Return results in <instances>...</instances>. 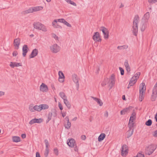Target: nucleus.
<instances>
[{
	"label": "nucleus",
	"instance_id": "16",
	"mask_svg": "<svg viewBox=\"0 0 157 157\" xmlns=\"http://www.w3.org/2000/svg\"><path fill=\"white\" fill-rule=\"evenodd\" d=\"M133 108L132 106H129L123 109L121 111V115H124L127 112H129L133 109Z\"/></svg>",
	"mask_w": 157,
	"mask_h": 157
},
{
	"label": "nucleus",
	"instance_id": "44",
	"mask_svg": "<svg viewBox=\"0 0 157 157\" xmlns=\"http://www.w3.org/2000/svg\"><path fill=\"white\" fill-rule=\"evenodd\" d=\"M35 119V121H36V123H40L42 121V119L41 118L39 119Z\"/></svg>",
	"mask_w": 157,
	"mask_h": 157
},
{
	"label": "nucleus",
	"instance_id": "63",
	"mask_svg": "<svg viewBox=\"0 0 157 157\" xmlns=\"http://www.w3.org/2000/svg\"><path fill=\"white\" fill-rule=\"evenodd\" d=\"M21 137L23 139L25 138L26 137V135L25 134H22L21 135Z\"/></svg>",
	"mask_w": 157,
	"mask_h": 157
},
{
	"label": "nucleus",
	"instance_id": "32",
	"mask_svg": "<svg viewBox=\"0 0 157 157\" xmlns=\"http://www.w3.org/2000/svg\"><path fill=\"white\" fill-rule=\"evenodd\" d=\"M128 48V46L126 45H124L121 46H118L117 47V48L119 50H124Z\"/></svg>",
	"mask_w": 157,
	"mask_h": 157
},
{
	"label": "nucleus",
	"instance_id": "61",
	"mask_svg": "<svg viewBox=\"0 0 157 157\" xmlns=\"http://www.w3.org/2000/svg\"><path fill=\"white\" fill-rule=\"evenodd\" d=\"M13 56H16L17 55V51H14L13 53Z\"/></svg>",
	"mask_w": 157,
	"mask_h": 157
},
{
	"label": "nucleus",
	"instance_id": "58",
	"mask_svg": "<svg viewBox=\"0 0 157 157\" xmlns=\"http://www.w3.org/2000/svg\"><path fill=\"white\" fill-rule=\"evenodd\" d=\"M45 145L49 146V143L48 140L46 139L44 141Z\"/></svg>",
	"mask_w": 157,
	"mask_h": 157
},
{
	"label": "nucleus",
	"instance_id": "40",
	"mask_svg": "<svg viewBox=\"0 0 157 157\" xmlns=\"http://www.w3.org/2000/svg\"><path fill=\"white\" fill-rule=\"evenodd\" d=\"M52 115L54 117H56L57 116V111L55 109H52Z\"/></svg>",
	"mask_w": 157,
	"mask_h": 157
},
{
	"label": "nucleus",
	"instance_id": "19",
	"mask_svg": "<svg viewBox=\"0 0 157 157\" xmlns=\"http://www.w3.org/2000/svg\"><path fill=\"white\" fill-rule=\"evenodd\" d=\"M91 98L97 102L98 104L100 106H101L102 105L103 103L100 99L92 96L91 97Z\"/></svg>",
	"mask_w": 157,
	"mask_h": 157
},
{
	"label": "nucleus",
	"instance_id": "52",
	"mask_svg": "<svg viewBox=\"0 0 157 157\" xmlns=\"http://www.w3.org/2000/svg\"><path fill=\"white\" fill-rule=\"evenodd\" d=\"M64 24L68 27L71 28L72 27L71 25L66 21L64 22Z\"/></svg>",
	"mask_w": 157,
	"mask_h": 157
},
{
	"label": "nucleus",
	"instance_id": "53",
	"mask_svg": "<svg viewBox=\"0 0 157 157\" xmlns=\"http://www.w3.org/2000/svg\"><path fill=\"white\" fill-rule=\"evenodd\" d=\"M146 27V25L145 24H143L142 26V27L141 28V30L142 31H144V30L145 29Z\"/></svg>",
	"mask_w": 157,
	"mask_h": 157
},
{
	"label": "nucleus",
	"instance_id": "36",
	"mask_svg": "<svg viewBox=\"0 0 157 157\" xmlns=\"http://www.w3.org/2000/svg\"><path fill=\"white\" fill-rule=\"evenodd\" d=\"M52 113H49L48 116V119L46 121V123H48L50 120L51 119L52 117Z\"/></svg>",
	"mask_w": 157,
	"mask_h": 157
},
{
	"label": "nucleus",
	"instance_id": "49",
	"mask_svg": "<svg viewBox=\"0 0 157 157\" xmlns=\"http://www.w3.org/2000/svg\"><path fill=\"white\" fill-rule=\"evenodd\" d=\"M49 153V150L45 149L44 155L45 157H47Z\"/></svg>",
	"mask_w": 157,
	"mask_h": 157
},
{
	"label": "nucleus",
	"instance_id": "47",
	"mask_svg": "<svg viewBox=\"0 0 157 157\" xmlns=\"http://www.w3.org/2000/svg\"><path fill=\"white\" fill-rule=\"evenodd\" d=\"M54 153L56 155H58V150L57 148H55L54 149Z\"/></svg>",
	"mask_w": 157,
	"mask_h": 157
},
{
	"label": "nucleus",
	"instance_id": "38",
	"mask_svg": "<svg viewBox=\"0 0 157 157\" xmlns=\"http://www.w3.org/2000/svg\"><path fill=\"white\" fill-rule=\"evenodd\" d=\"M67 3H69L74 6H76V4L71 0H65Z\"/></svg>",
	"mask_w": 157,
	"mask_h": 157
},
{
	"label": "nucleus",
	"instance_id": "4",
	"mask_svg": "<svg viewBox=\"0 0 157 157\" xmlns=\"http://www.w3.org/2000/svg\"><path fill=\"white\" fill-rule=\"evenodd\" d=\"M157 147V145L155 144H151L148 146L145 149L146 154L150 155L151 154Z\"/></svg>",
	"mask_w": 157,
	"mask_h": 157
},
{
	"label": "nucleus",
	"instance_id": "34",
	"mask_svg": "<svg viewBox=\"0 0 157 157\" xmlns=\"http://www.w3.org/2000/svg\"><path fill=\"white\" fill-rule=\"evenodd\" d=\"M109 81L108 78H105L101 84V86H105L106 85Z\"/></svg>",
	"mask_w": 157,
	"mask_h": 157
},
{
	"label": "nucleus",
	"instance_id": "15",
	"mask_svg": "<svg viewBox=\"0 0 157 157\" xmlns=\"http://www.w3.org/2000/svg\"><path fill=\"white\" fill-rule=\"evenodd\" d=\"M13 44L15 49H18L19 48L20 44V39L19 38L14 39Z\"/></svg>",
	"mask_w": 157,
	"mask_h": 157
},
{
	"label": "nucleus",
	"instance_id": "2",
	"mask_svg": "<svg viewBox=\"0 0 157 157\" xmlns=\"http://www.w3.org/2000/svg\"><path fill=\"white\" fill-rule=\"evenodd\" d=\"M146 89V86L145 84L142 82L140 84L139 87L140 95L139 99L140 101H141L144 99V96L143 93L145 91Z\"/></svg>",
	"mask_w": 157,
	"mask_h": 157
},
{
	"label": "nucleus",
	"instance_id": "42",
	"mask_svg": "<svg viewBox=\"0 0 157 157\" xmlns=\"http://www.w3.org/2000/svg\"><path fill=\"white\" fill-rule=\"evenodd\" d=\"M140 72H138L135 74L134 75V76L133 77H134L135 78H136V79L137 80V79L139 78V76H140Z\"/></svg>",
	"mask_w": 157,
	"mask_h": 157
},
{
	"label": "nucleus",
	"instance_id": "33",
	"mask_svg": "<svg viewBox=\"0 0 157 157\" xmlns=\"http://www.w3.org/2000/svg\"><path fill=\"white\" fill-rule=\"evenodd\" d=\"M137 80V79L136 78L132 77L130 80L129 82L133 86L136 83Z\"/></svg>",
	"mask_w": 157,
	"mask_h": 157
},
{
	"label": "nucleus",
	"instance_id": "37",
	"mask_svg": "<svg viewBox=\"0 0 157 157\" xmlns=\"http://www.w3.org/2000/svg\"><path fill=\"white\" fill-rule=\"evenodd\" d=\"M33 12V7L29 8V9L25 11V13H32Z\"/></svg>",
	"mask_w": 157,
	"mask_h": 157
},
{
	"label": "nucleus",
	"instance_id": "54",
	"mask_svg": "<svg viewBox=\"0 0 157 157\" xmlns=\"http://www.w3.org/2000/svg\"><path fill=\"white\" fill-rule=\"evenodd\" d=\"M149 2L151 4L155 3L157 1V0H148Z\"/></svg>",
	"mask_w": 157,
	"mask_h": 157
},
{
	"label": "nucleus",
	"instance_id": "1",
	"mask_svg": "<svg viewBox=\"0 0 157 157\" xmlns=\"http://www.w3.org/2000/svg\"><path fill=\"white\" fill-rule=\"evenodd\" d=\"M139 20V17L137 15H136L134 18L133 21L132 32L134 35L137 36L138 31L137 23Z\"/></svg>",
	"mask_w": 157,
	"mask_h": 157
},
{
	"label": "nucleus",
	"instance_id": "7",
	"mask_svg": "<svg viewBox=\"0 0 157 157\" xmlns=\"http://www.w3.org/2000/svg\"><path fill=\"white\" fill-rule=\"evenodd\" d=\"M100 30L101 31L104 35V38L106 39L109 38V32L107 29L104 27H101L100 29Z\"/></svg>",
	"mask_w": 157,
	"mask_h": 157
},
{
	"label": "nucleus",
	"instance_id": "48",
	"mask_svg": "<svg viewBox=\"0 0 157 157\" xmlns=\"http://www.w3.org/2000/svg\"><path fill=\"white\" fill-rule=\"evenodd\" d=\"M35 119H33L32 120H31L29 122V124L32 125L35 123H36V121L35 120Z\"/></svg>",
	"mask_w": 157,
	"mask_h": 157
},
{
	"label": "nucleus",
	"instance_id": "20",
	"mask_svg": "<svg viewBox=\"0 0 157 157\" xmlns=\"http://www.w3.org/2000/svg\"><path fill=\"white\" fill-rule=\"evenodd\" d=\"M10 66L11 67L13 68L20 66V63L11 62Z\"/></svg>",
	"mask_w": 157,
	"mask_h": 157
},
{
	"label": "nucleus",
	"instance_id": "10",
	"mask_svg": "<svg viewBox=\"0 0 157 157\" xmlns=\"http://www.w3.org/2000/svg\"><path fill=\"white\" fill-rule=\"evenodd\" d=\"M40 90L41 91L46 92L48 90V87L47 85L42 83L40 87Z\"/></svg>",
	"mask_w": 157,
	"mask_h": 157
},
{
	"label": "nucleus",
	"instance_id": "27",
	"mask_svg": "<svg viewBox=\"0 0 157 157\" xmlns=\"http://www.w3.org/2000/svg\"><path fill=\"white\" fill-rule=\"evenodd\" d=\"M66 118H67V124L65 125V128L68 129L70 128L71 126V123L69 121V119L67 117Z\"/></svg>",
	"mask_w": 157,
	"mask_h": 157
},
{
	"label": "nucleus",
	"instance_id": "3",
	"mask_svg": "<svg viewBox=\"0 0 157 157\" xmlns=\"http://www.w3.org/2000/svg\"><path fill=\"white\" fill-rule=\"evenodd\" d=\"M33 26L36 29L41 30L44 32H46L47 29L46 26L43 24L39 22H34L33 24Z\"/></svg>",
	"mask_w": 157,
	"mask_h": 157
},
{
	"label": "nucleus",
	"instance_id": "43",
	"mask_svg": "<svg viewBox=\"0 0 157 157\" xmlns=\"http://www.w3.org/2000/svg\"><path fill=\"white\" fill-rule=\"evenodd\" d=\"M150 14L149 13V12H148L146 13L144 16V17L146 19H148L149 17Z\"/></svg>",
	"mask_w": 157,
	"mask_h": 157
},
{
	"label": "nucleus",
	"instance_id": "60",
	"mask_svg": "<svg viewBox=\"0 0 157 157\" xmlns=\"http://www.w3.org/2000/svg\"><path fill=\"white\" fill-rule=\"evenodd\" d=\"M81 138L83 140H85L86 139V136L84 135H82L81 137Z\"/></svg>",
	"mask_w": 157,
	"mask_h": 157
},
{
	"label": "nucleus",
	"instance_id": "6",
	"mask_svg": "<svg viewBox=\"0 0 157 157\" xmlns=\"http://www.w3.org/2000/svg\"><path fill=\"white\" fill-rule=\"evenodd\" d=\"M51 51L53 53H56L60 49V47L56 44H54L50 47Z\"/></svg>",
	"mask_w": 157,
	"mask_h": 157
},
{
	"label": "nucleus",
	"instance_id": "57",
	"mask_svg": "<svg viewBox=\"0 0 157 157\" xmlns=\"http://www.w3.org/2000/svg\"><path fill=\"white\" fill-rule=\"evenodd\" d=\"M59 107L61 110H62L63 109L62 104L59 102Z\"/></svg>",
	"mask_w": 157,
	"mask_h": 157
},
{
	"label": "nucleus",
	"instance_id": "46",
	"mask_svg": "<svg viewBox=\"0 0 157 157\" xmlns=\"http://www.w3.org/2000/svg\"><path fill=\"white\" fill-rule=\"evenodd\" d=\"M124 65L125 67L129 66V65L128 63V60L127 59L125 60L124 63Z\"/></svg>",
	"mask_w": 157,
	"mask_h": 157
},
{
	"label": "nucleus",
	"instance_id": "56",
	"mask_svg": "<svg viewBox=\"0 0 157 157\" xmlns=\"http://www.w3.org/2000/svg\"><path fill=\"white\" fill-rule=\"evenodd\" d=\"M153 135L155 137H157V130L154 132Z\"/></svg>",
	"mask_w": 157,
	"mask_h": 157
},
{
	"label": "nucleus",
	"instance_id": "39",
	"mask_svg": "<svg viewBox=\"0 0 157 157\" xmlns=\"http://www.w3.org/2000/svg\"><path fill=\"white\" fill-rule=\"evenodd\" d=\"M152 121L151 119H149L145 122V124L147 126H150L152 124Z\"/></svg>",
	"mask_w": 157,
	"mask_h": 157
},
{
	"label": "nucleus",
	"instance_id": "12",
	"mask_svg": "<svg viewBox=\"0 0 157 157\" xmlns=\"http://www.w3.org/2000/svg\"><path fill=\"white\" fill-rule=\"evenodd\" d=\"M28 46L26 45H24L22 47V55L23 57H25L26 53L29 50Z\"/></svg>",
	"mask_w": 157,
	"mask_h": 157
},
{
	"label": "nucleus",
	"instance_id": "5",
	"mask_svg": "<svg viewBox=\"0 0 157 157\" xmlns=\"http://www.w3.org/2000/svg\"><path fill=\"white\" fill-rule=\"evenodd\" d=\"M157 96V82L153 87L151 100L152 101H155Z\"/></svg>",
	"mask_w": 157,
	"mask_h": 157
},
{
	"label": "nucleus",
	"instance_id": "51",
	"mask_svg": "<svg viewBox=\"0 0 157 157\" xmlns=\"http://www.w3.org/2000/svg\"><path fill=\"white\" fill-rule=\"evenodd\" d=\"M119 70L121 71V75H123L124 73V69L121 67H120Z\"/></svg>",
	"mask_w": 157,
	"mask_h": 157
},
{
	"label": "nucleus",
	"instance_id": "21",
	"mask_svg": "<svg viewBox=\"0 0 157 157\" xmlns=\"http://www.w3.org/2000/svg\"><path fill=\"white\" fill-rule=\"evenodd\" d=\"M133 129H129L126 133L127 137L128 138H129L133 134Z\"/></svg>",
	"mask_w": 157,
	"mask_h": 157
},
{
	"label": "nucleus",
	"instance_id": "22",
	"mask_svg": "<svg viewBox=\"0 0 157 157\" xmlns=\"http://www.w3.org/2000/svg\"><path fill=\"white\" fill-rule=\"evenodd\" d=\"M136 118V113L135 112L134 110H133V112L132 113L129 119V121H133V120L135 119Z\"/></svg>",
	"mask_w": 157,
	"mask_h": 157
},
{
	"label": "nucleus",
	"instance_id": "29",
	"mask_svg": "<svg viewBox=\"0 0 157 157\" xmlns=\"http://www.w3.org/2000/svg\"><path fill=\"white\" fill-rule=\"evenodd\" d=\"M41 110L42 109H46L49 108V106L47 104H41L40 105Z\"/></svg>",
	"mask_w": 157,
	"mask_h": 157
},
{
	"label": "nucleus",
	"instance_id": "26",
	"mask_svg": "<svg viewBox=\"0 0 157 157\" xmlns=\"http://www.w3.org/2000/svg\"><path fill=\"white\" fill-rule=\"evenodd\" d=\"M134 126V123L132 121H129V123L128 124V127L129 129H133V127Z\"/></svg>",
	"mask_w": 157,
	"mask_h": 157
},
{
	"label": "nucleus",
	"instance_id": "41",
	"mask_svg": "<svg viewBox=\"0 0 157 157\" xmlns=\"http://www.w3.org/2000/svg\"><path fill=\"white\" fill-rule=\"evenodd\" d=\"M29 109L31 112H34L35 111V109L34 106L33 107L32 105H30L29 106Z\"/></svg>",
	"mask_w": 157,
	"mask_h": 157
},
{
	"label": "nucleus",
	"instance_id": "55",
	"mask_svg": "<svg viewBox=\"0 0 157 157\" xmlns=\"http://www.w3.org/2000/svg\"><path fill=\"white\" fill-rule=\"evenodd\" d=\"M136 157H144V155L140 153H138Z\"/></svg>",
	"mask_w": 157,
	"mask_h": 157
},
{
	"label": "nucleus",
	"instance_id": "14",
	"mask_svg": "<svg viewBox=\"0 0 157 157\" xmlns=\"http://www.w3.org/2000/svg\"><path fill=\"white\" fill-rule=\"evenodd\" d=\"M38 51L37 49L35 48L32 51L31 54L29 56V58H33L36 56L38 54Z\"/></svg>",
	"mask_w": 157,
	"mask_h": 157
},
{
	"label": "nucleus",
	"instance_id": "25",
	"mask_svg": "<svg viewBox=\"0 0 157 157\" xmlns=\"http://www.w3.org/2000/svg\"><path fill=\"white\" fill-rule=\"evenodd\" d=\"M33 12H34L42 10L43 7L42 6H36L33 7Z\"/></svg>",
	"mask_w": 157,
	"mask_h": 157
},
{
	"label": "nucleus",
	"instance_id": "62",
	"mask_svg": "<svg viewBox=\"0 0 157 157\" xmlns=\"http://www.w3.org/2000/svg\"><path fill=\"white\" fill-rule=\"evenodd\" d=\"M104 116L106 117H107L108 116V113L107 111H106L104 114Z\"/></svg>",
	"mask_w": 157,
	"mask_h": 157
},
{
	"label": "nucleus",
	"instance_id": "23",
	"mask_svg": "<svg viewBox=\"0 0 157 157\" xmlns=\"http://www.w3.org/2000/svg\"><path fill=\"white\" fill-rule=\"evenodd\" d=\"M105 137V133H102L98 137V141L99 142L103 140Z\"/></svg>",
	"mask_w": 157,
	"mask_h": 157
},
{
	"label": "nucleus",
	"instance_id": "28",
	"mask_svg": "<svg viewBox=\"0 0 157 157\" xmlns=\"http://www.w3.org/2000/svg\"><path fill=\"white\" fill-rule=\"evenodd\" d=\"M60 96L64 100V99L67 98V97L65 93L63 92H60L59 94Z\"/></svg>",
	"mask_w": 157,
	"mask_h": 157
},
{
	"label": "nucleus",
	"instance_id": "31",
	"mask_svg": "<svg viewBox=\"0 0 157 157\" xmlns=\"http://www.w3.org/2000/svg\"><path fill=\"white\" fill-rule=\"evenodd\" d=\"M12 140L14 142H20V137L18 136H13L12 137Z\"/></svg>",
	"mask_w": 157,
	"mask_h": 157
},
{
	"label": "nucleus",
	"instance_id": "59",
	"mask_svg": "<svg viewBox=\"0 0 157 157\" xmlns=\"http://www.w3.org/2000/svg\"><path fill=\"white\" fill-rule=\"evenodd\" d=\"M126 71L128 72H130V66L125 67Z\"/></svg>",
	"mask_w": 157,
	"mask_h": 157
},
{
	"label": "nucleus",
	"instance_id": "35",
	"mask_svg": "<svg viewBox=\"0 0 157 157\" xmlns=\"http://www.w3.org/2000/svg\"><path fill=\"white\" fill-rule=\"evenodd\" d=\"M41 106L40 105H36L34 106V108L35 109V111H40L41 110Z\"/></svg>",
	"mask_w": 157,
	"mask_h": 157
},
{
	"label": "nucleus",
	"instance_id": "24",
	"mask_svg": "<svg viewBox=\"0 0 157 157\" xmlns=\"http://www.w3.org/2000/svg\"><path fill=\"white\" fill-rule=\"evenodd\" d=\"M64 104H65L66 106L68 108V109H70L71 107V105L67 99H64L63 100Z\"/></svg>",
	"mask_w": 157,
	"mask_h": 157
},
{
	"label": "nucleus",
	"instance_id": "11",
	"mask_svg": "<svg viewBox=\"0 0 157 157\" xmlns=\"http://www.w3.org/2000/svg\"><path fill=\"white\" fill-rule=\"evenodd\" d=\"M109 81H110L109 86L110 87V88H111L115 84V77L114 75L113 74H112L111 75Z\"/></svg>",
	"mask_w": 157,
	"mask_h": 157
},
{
	"label": "nucleus",
	"instance_id": "45",
	"mask_svg": "<svg viewBox=\"0 0 157 157\" xmlns=\"http://www.w3.org/2000/svg\"><path fill=\"white\" fill-rule=\"evenodd\" d=\"M57 20L59 22L62 23L63 24L64 23V22H65L66 21L63 18L59 19H57Z\"/></svg>",
	"mask_w": 157,
	"mask_h": 157
},
{
	"label": "nucleus",
	"instance_id": "30",
	"mask_svg": "<svg viewBox=\"0 0 157 157\" xmlns=\"http://www.w3.org/2000/svg\"><path fill=\"white\" fill-rule=\"evenodd\" d=\"M57 20L55 19L52 22V24L53 27L55 28H58L59 26L57 25Z\"/></svg>",
	"mask_w": 157,
	"mask_h": 157
},
{
	"label": "nucleus",
	"instance_id": "13",
	"mask_svg": "<svg viewBox=\"0 0 157 157\" xmlns=\"http://www.w3.org/2000/svg\"><path fill=\"white\" fill-rule=\"evenodd\" d=\"M59 78V82H63L64 81V76L63 73L62 71H59L58 72Z\"/></svg>",
	"mask_w": 157,
	"mask_h": 157
},
{
	"label": "nucleus",
	"instance_id": "64",
	"mask_svg": "<svg viewBox=\"0 0 157 157\" xmlns=\"http://www.w3.org/2000/svg\"><path fill=\"white\" fill-rule=\"evenodd\" d=\"M36 157H40V154L38 152L36 153Z\"/></svg>",
	"mask_w": 157,
	"mask_h": 157
},
{
	"label": "nucleus",
	"instance_id": "9",
	"mask_svg": "<svg viewBox=\"0 0 157 157\" xmlns=\"http://www.w3.org/2000/svg\"><path fill=\"white\" fill-rule=\"evenodd\" d=\"M128 147L126 145H124L122 146L121 150V155L122 156H125L128 153Z\"/></svg>",
	"mask_w": 157,
	"mask_h": 157
},
{
	"label": "nucleus",
	"instance_id": "50",
	"mask_svg": "<svg viewBox=\"0 0 157 157\" xmlns=\"http://www.w3.org/2000/svg\"><path fill=\"white\" fill-rule=\"evenodd\" d=\"M52 37L54 38L56 40H58V37L55 34L53 33V34H52Z\"/></svg>",
	"mask_w": 157,
	"mask_h": 157
},
{
	"label": "nucleus",
	"instance_id": "18",
	"mask_svg": "<svg viewBox=\"0 0 157 157\" xmlns=\"http://www.w3.org/2000/svg\"><path fill=\"white\" fill-rule=\"evenodd\" d=\"M68 145L71 147H74L76 145L74 139H71L68 142H67Z\"/></svg>",
	"mask_w": 157,
	"mask_h": 157
},
{
	"label": "nucleus",
	"instance_id": "17",
	"mask_svg": "<svg viewBox=\"0 0 157 157\" xmlns=\"http://www.w3.org/2000/svg\"><path fill=\"white\" fill-rule=\"evenodd\" d=\"M72 77L73 81L76 84V85L78 86V78L77 75L75 74H73L72 75Z\"/></svg>",
	"mask_w": 157,
	"mask_h": 157
},
{
	"label": "nucleus",
	"instance_id": "8",
	"mask_svg": "<svg viewBox=\"0 0 157 157\" xmlns=\"http://www.w3.org/2000/svg\"><path fill=\"white\" fill-rule=\"evenodd\" d=\"M93 39L96 42H101V40L99 33L98 32L94 33V35L93 36Z\"/></svg>",
	"mask_w": 157,
	"mask_h": 157
}]
</instances>
